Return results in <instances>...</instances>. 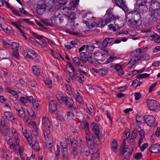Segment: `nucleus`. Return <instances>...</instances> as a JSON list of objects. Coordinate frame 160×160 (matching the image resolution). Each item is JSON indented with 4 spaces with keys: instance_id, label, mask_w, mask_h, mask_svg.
Masks as SVG:
<instances>
[{
    "instance_id": "f257e3e1",
    "label": "nucleus",
    "mask_w": 160,
    "mask_h": 160,
    "mask_svg": "<svg viewBox=\"0 0 160 160\" xmlns=\"http://www.w3.org/2000/svg\"><path fill=\"white\" fill-rule=\"evenodd\" d=\"M111 10L109 9L107 10L105 16L107 18H104L102 20L98 19V27L102 28L104 26L107 25L108 23L112 22L114 20V16L111 12Z\"/></svg>"
},
{
    "instance_id": "f03ea898",
    "label": "nucleus",
    "mask_w": 160,
    "mask_h": 160,
    "mask_svg": "<svg viewBox=\"0 0 160 160\" xmlns=\"http://www.w3.org/2000/svg\"><path fill=\"white\" fill-rule=\"evenodd\" d=\"M139 54L137 49L131 52V55L132 58L131 59L130 62L127 64V66L129 68L132 67L141 58V57Z\"/></svg>"
},
{
    "instance_id": "7ed1b4c3",
    "label": "nucleus",
    "mask_w": 160,
    "mask_h": 160,
    "mask_svg": "<svg viewBox=\"0 0 160 160\" xmlns=\"http://www.w3.org/2000/svg\"><path fill=\"white\" fill-rule=\"evenodd\" d=\"M147 102L148 108L150 111L157 112L160 110L159 103L157 101L148 99L147 100Z\"/></svg>"
},
{
    "instance_id": "20e7f679",
    "label": "nucleus",
    "mask_w": 160,
    "mask_h": 160,
    "mask_svg": "<svg viewBox=\"0 0 160 160\" xmlns=\"http://www.w3.org/2000/svg\"><path fill=\"white\" fill-rule=\"evenodd\" d=\"M26 139L28 141L29 145L32 149H35V150H39L40 148L38 142L37 141V139L36 137H33L32 136H30Z\"/></svg>"
},
{
    "instance_id": "39448f33",
    "label": "nucleus",
    "mask_w": 160,
    "mask_h": 160,
    "mask_svg": "<svg viewBox=\"0 0 160 160\" xmlns=\"http://www.w3.org/2000/svg\"><path fill=\"white\" fill-rule=\"evenodd\" d=\"M93 134L90 132L85 133V138L88 148L92 150L94 148V141Z\"/></svg>"
},
{
    "instance_id": "423d86ee",
    "label": "nucleus",
    "mask_w": 160,
    "mask_h": 160,
    "mask_svg": "<svg viewBox=\"0 0 160 160\" xmlns=\"http://www.w3.org/2000/svg\"><path fill=\"white\" fill-rule=\"evenodd\" d=\"M133 150L131 146H126L124 147L122 151L121 157L122 159L127 158L131 154Z\"/></svg>"
},
{
    "instance_id": "0eeeda50",
    "label": "nucleus",
    "mask_w": 160,
    "mask_h": 160,
    "mask_svg": "<svg viewBox=\"0 0 160 160\" xmlns=\"http://www.w3.org/2000/svg\"><path fill=\"white\" fill-rule=\"evenodd\" d=\"M38 5L37 12L40 15L42 14L48 8V6L45 4V2L43 0L39 1L38 2Z\"/></svg>"
},
{
    "instance_id": "6e6552de",
    "label": "nucleus",
    "mask_w": 160,
    "mask_h": 160,
    "mask_svg": "<svg viewBox=\"0 0 160 160\" xmlns=\"http://www.w3.org/2000/svg\"><path fill=\"white\" fill-rule=\"evenodd\" d=\"M144 121L147 125L150 127H154L156 126L155 119L152 115H148L144 117Z\"/></svg>"
},
{
    "instance_id": "1a4fd4ad",
    "label": "nucleus",
    "mask_w": 160,
    "mask_h": 160,
    "mask_svg": "<svg viewBox=\"0 0 160 160\" xmlns=\"http://www.w3.org/2000/svg\"><path fill=\"white\" fill-rule=\"evenodd\" d=\"M149 14L154 20L156 21L160 19V10L158 8H156L154 10H152V9L149 8Z\"/></svg>"
},
{
    "instance_id": "9d476101",
    "label": "nucleus",
    "mask_w": 160,
    "mask_h": 160,
    "mask_svg": "<svg viewBox=\"0 0 160 160\" xmlns=\"http://www.w3.org/2000/svg\"><path fill=\"white\" fill-rule=\"evenodd\" d=\"M91 127L93 132L96 135L98 140L99 141V135L100 134V126L98 123L93 122L92 123Z\"/></svg>"
},
{
    "instance_id": "9b49d317",
    "label": "nucleus",
    "mask_w": 160,
    "mask_h": 160,
    "mask_svg": "<svg viewBox=\"0 0 160 160\" xmlns=\"http://www.w3.org/2000/svg\"><path fill=\"white\" fill-rule=\"evenodd\" d=\"M98 18L94 17H92L91 20H89L88 21H86L85 23L88 26L89 28L93 27H98Z\"/></svg>"
},
{
    "instance_id": "f8f14e48",
    "label": "nucleus",
    "mask_w": 160,
    "mask_h": 160,
    "mask_svg": "<svg viewBox=\"0 0 160 160\" xmlns=\"http://www.w3.org/2000/svg\"><path fill=\"white\" fill-rule=\"evenodd\" d=\"M7 143L9 145L10 148L12 149L13 151H16L17 149H18V143L15 142H13V140L11 137H9L6 139Z\"/></svg>"
},
{
    "instance_id": "ddd939ff",
    "label": "nucleus",
    "mask_w": 160,
    "mask_h": 160,
    "mask_svg": "<svg viewBox=\"0 0 160 160\" xmlns=\"http://www.w3.org/2000/svg\"><path fill=\"white\" fill-rule=\"evenodd\" d=\"M114 2L116 5L122 8L125 12L128 11V8L123 0H114Z\"/></svg>"
},
{
    "instance_id": "4468645a",
    "label": "nucleus",
    "mask_w": 160,
    "mask_h": 160,
    "mask_svg": "<svg viewBox=\"0 0 160 160\" xmlns=\"http://www.w3.org/2000/svg\"><path fill=\"white\" fill-rule=\"evenodd\" d=\"M4 115L8 120L11 121L12 123H17V119L12 112L8 111L4 112Z\"/></svg>"
},
{
    "instance_id": "2eb2a0df",
    "label": "nucleus",
    "mask_w": 160,
    "mask_h": 160,
    "mask_svg": "<svg viewBox=\"0 0 160 160\" xmlns=\"http://www.w3.org/2000/svg\"><path fill=\"white\" fill-rule=\"evenodd\" d=\"M114 23L115 26L118 27V29H119L122 28L124 26L123 21L121 18H119L118 17H114Z\"/></svg>"
},
{
    "instance_id": "dca6fc26",
    "label": "nucleus",
    "mask_w": 160,
    "mask_h": 160,
    "mask_svg": "<svg viewBox=\"0 0 160 160\" xmlns=\"http://www.w3.org/2000/svg\"><path fill=\"white\" fill-rule=\"evenodd\" d=\"M11 133L13 137L14 140L15 142L17 143L19 142V139L18 132L16 129L12 127L10 129Z\"/></svg>"
},
{
    "instance_id": "f3484780",
    "label": "nucleus",
    "mask_w": 160,
    "mask_h": 160,
    "mask_svg": "<svg viewBox=\"0 0 160 160\" xmlns=\"http://www.w3.org/2000/svg\"><path fill=\"white\" fill-rule=\"evenodd\" d=\"M72 152V155L75 158V157L78 155L77 145L76 143V141L75 140H73L71 142Z\"/></svg>"
},
{
    "instance_id": "a211bd4d",
    "label": "nucleus",
    "mask_w": 160,
    "mask_h": 160,
    "mask_svg": "<svg viewBox=\"0 0 160 160\" xmlns=\"http://www.w3.org/2000/svg\"><path fill=\"white\" fill-rule=\"evenodd\" d=\"M57 108V103L56 101L52 100L49 102V111L52 112L55 111Z\"/></svg>"
},
{
    "instance_id": "6ab92c4d",
    "label": "nucleus",
    "mask_w": 160,
    "mask_h": 160,
    "mask_svg": "<svg viewBox=\"0 0 160 160\" xmlns=\"http://www.w3.org/2000/svg\"><path fill=\"white\" fill-rule=\"evenodd\" d=\"M149 151L152 153H156L160 152V144L152 145L149 148Z\"/></svg>"
},
{
    "instance_id": "aec40b11",
    "label": "nucleus",
    "mask_w": 160,
    "mask_h": 160,
    "mask_svg": "<svg viewBox=\"0 0 160 160\" xmlns=\"http://www.w3.org/2000/svg\"><path fill=\"white\" fill-rule=\"evenodd\" d=\"M4 2L6 7L10 10L14 15L18 16L21 17V15L19 13V11L18 10H16L14 7H12L8 2L5 1Z\"/></svg>"
},
{
    "instance_id": "412c9836",
    "label": "nucleus",
    "mask_w": 160,
    "mask_h": 160,
    "mask_svg": "<svg viewBox=\"0 0 160 160\" xmlns=\"http://www.w3.org/2000/svg\"><path fill=\"white\" fill-rule=\"evenodd\" d=\"M90 149L92 152L91 155V159L92 160H98L99 155L98 149L95 148V147L92 150V149Z\"/></svg>"
},
{
    "instance_id": "4be33fe9",
    "label": "nucleus",
    "mask_w": 160,
    "mask_h": 160,
    "mask_svg": "<svg viewBox=\"0 0 160 160\" xmlns=\"http://www.w3.org/2000/svg\"><path fill=\"white\" fill-rule=\"evenodd\" d=\"M78 68L81 72L85 75L88 74V72L89 70V69L86 66L81 64Z\"/></svg>"
},
{
    "instance_id": "5701e85b",
    "label": "nucleus",
    "mask_w": 160,
    "mask_h": 160,
    "mask_svg": "<svg viewBox=\"0 0 160 160\" xmlns=\"http://www.w3.org/2000/svg\"><path fill=\"white\" fill-rule=\"evenodd\" d=\"M66 63L67 67L70 68L72 71V72L70 73V76L72 79L74 80L75 76V70L70 62H67Z\"/></svg>"
},
{
    "instance_id": "b1692460",
    "label": "nucleus",
    "mask_w": 160,
    "mask_h": 160,
    "mask_svg": "<svg viewBox=\"0 0 160 160\" xmlns=\"http://www.w3.org/2000/svg\"><path fill=\"white\" fill-rule=\"evenodd\" d=\"M42 126L45 128H49L50 126V123L49 118L47 117H43L42 120Z\"/></svg>"
},
{
    "instance_id": "393cba45",
    "label": "nucleus",
    "mask_w": 160,
    "mask_h": 160,
    "mask_svg": "<svg viewBox=\"0 0 160 160\" xmlns=\"http://www.w3.org/2000/svg\"><path fill=\"white\" fill-rule=\"evenodd\" d=\"M80 125L82 128L85 131V133L90 132V129L88 123L86 121H83L81 122Z\"/></svg>"
},
{
    "instance_id": "a878e982",
    "label": "nucleus",
    "mask_w": 160,
    "mask_h": 160,
    "mask_svg": "<svg viewBox=\"0 0 160 160\" xmlns=\"http://www.w3.org/2000/svg\"><path fill=\"white\" fill-rule=\"evenodd\" d=\"M53 142L52 138H50V139H46L45 141L46 146L47 148L50 150L51 151V149L52 147V143Z\"/></svg>"
},
{
    "instance_id": "bb28decb",
    "label": "nucleus",
    "mask_w": 160,
    "mask_h": 160,
    "mask_svg": "<svg viewBox=\"0 0 160 160\" xmlns=\"http://www.w3.org/2000/svg\"><path fill=\"white\" fill-rule=\"evenodd\" d=\"M67 97H64L63 94L60 92H59L57 94V98L60 103H62L64 102Z\"/></svg>"
},
{
    "instance_id": "cd10ccee",
    "label": "nucleus",
    "mask_w": 160,
    "mask_h": 160,
    "mask_svg": "<svg viewBox=\"0 0 160 160\" xmlns=\"http://www.w3.org/2000/svg\"><path fill=\"white\" fill-rule=\"evenodd\" d=\"M49 128H44L43 131V133L45 138V141L46 139H50V138H52V136L50 135V132L48 129Z\"/></svg>"
},
{
    "instance_id": "c85d7f7f",
    "label": "nucleus",
    "mask_w": 160,
    "mask_h": 160,
    "mask_svg": "<svg viewBox=\"0 0 160 160\" xmlns=\"http://www.w3.org/2000/svg\"><path fill=\"white\" fill-rule=\"evenodd\" d=\"M76 143L77 145H78L80 149L81 153L83 152L86 148H85L84 145H83L82 142V140L81 138H79L78 140L76 141Z\"/></svg>"
},
{
    "instance_id": "c756f323",
    "label": "nucleus",
    "mask_w": 160,
    "mask_h": 160,
    "mask_svg": "<svg viewBox=\"0 0 160 160\" xmlns=\"http://www.w3.org/2000/svg\"><path fill=\"white\" fill-rule=\"evenodd\" d=\"M151 7L150 8L151 9L152 8H158L159 2L156 0H151L149 2Z\"/></svg>"
},
{
    "instance_id": "7c9ffc66",
    "label": "nucleus",
    "mask_w": 160,
    "mask_h": 160,
    "mask_svg": "<svg viewBox=\"0 0 160 160\" xmlns=\"http://www.w3.org/2000/svg\"><path fill=\"white\" fill-rule=\"evenodd\" d=\"M32 35L34 36V37L38 39H43L44 40L46 39L48 40V42L50 43L51 42H52V41L50 40V39H48L47 38H46V37L43 36L38 34L36 33L33 32H32Z\"/></svg>"
},
{
    "instance_id": "2f4dec72",
    "label": "nucleus",
    "mask_w": 160,
    "mask_h": 160,
    "mask_svg": "<svg viewBox=\"0 0 160 160\" xmlns=\"http://www.w3.org/2000/svg\"><path fill=\"white\" fill-rule=\"evenodd\" d=\"M27 112L29 115L32 118L34 119L36 117L34 111L29 106H27Z\"/></svg>"
},
{
    "instance_id": "473e14b6",
    "label": "nucleus",
    "mask_w": 160,
    "mask_h": 160,
    "mask_svg": "<svg viewBox=\"0 0 160 160\" xmlns=\"http://www.w3.org/2000/svg\"><path fill=\"white\" fill-rule=\"evenodd\" d=\"M80 56L81 61L83 63H85L88 61L87 53L86 52H82L80 53Z\"/></svg>"
},
{
    "instance_id": "72a5a7b5",
    "label": "nucleus",
    "mask_w": 160,
    "mask_h": 160,
    "mask_svg": "<svg viewBox=\"0 0 160 160\" xmlns=\"http://www.w3.org/2000/svg\"><path fill=\"white\" fill-rule=\"evenodd\" d=\"M111 148L112 150L115 152H117V142L115 140H113L111 143Z\"/></svg>"
},
{
    "instance_id": "f704fd0d",
    "label": "nucleus",
    "mask_w": 160,
    "mask_h": 160,
    "mask_svg": "<svg viewBox=\"0 0 160 160\" xmlns=\"http://www.w3.org/2000/svg\"><path fill=\"white\" fill-rule=\"evenodd\" d=\"M64 100V102H65L66 103V104L70 107H73V100L68 97H67L66 99H65Z\"/></svg>"
},
{
    "instance_id": "c9c22d12",
    "label": "nucleus",
    "mask_w": 160,
    "mask_h": 160,
    "mask_svg": "<svg viewBox=\"0 0 160 160\" xmlns=\"http://www.w3.org/2000/svg\"><path fill=\"white\" fill-rule=\"evenodd\" d=\"M75 99L76 101L79 103L83 104L84 103L83 100L81 97L79 93L78 92H77L75 94Z\"/></svg>"
},
{
    "instance_id": "e433bc0d",
    "label": "nucleus",
    "mask_w": 160,
    "mask_h": 160,
    "mask_svg": "<svg viewBox=\"0 0 160 160\" xmlns=\"http://www.w3.org/2000/svg\"><path fill=\"white\" fill-rule=\"evenodd\" d=\"M21 132L26 138L30 136V135L27 132L26 128L25 126H21Z\"/></svg>"
},
{
    "instance_id": "4c0bfd02",
    "label": "nucleus",
    "mask_w": 160,
    "mask_h": 160,
    "mask_svg": "<svg viewBox=\"0 0 160 160\" xmlns=\"http://www.w3.org/2000/svg\"><path fill=\"white\" fill-rule=\"evenodd\" d=\"M62 155L63 160H68V154L67 149L62 150Z\"/></svg>"
},
{
    "instance_id": "58836bf2",
    "label": "nucleus",
    "mask_w": 160,
    "mask_h": 160,
    "mask_svg": "<svg viewBox=\"0 0 160 160\" xmlns=\"http://www.w3.org/2000/svg\"><path fill=\"white\" fill-rule=\"evenodd\" d=\"M95 48V46L92 44H90L86 46V51L87 52H92Z\"/></svg>"
},
{
    "instance_id": "ea45409f",
    "label": "nucleus",
    "mask_w": 160,
    "mask_h": 160,
    "mask_svg": "<svg viewBox=\"0 0 160 160\" xmlns=\"http://www.w3.org/2000/svg\"><path fill=\"white\" fill-rule=\"evenodd\" d=\"M72 60L73 63L77 67L81 64L79 58L78 57H74L72 59Z\"/></svg>"
},
{
    "instance_id": "a19ab883",
    "label": "nucleus",
    "mask_w": 160,
    "mask_h": 160,
    "mask_svg": "<svg viewBox=\"0 0 160 160\" xmlns=\"http://www.w3.org/2000/svg\"><path fill=\"white\" fill-rule=\"evenodd\" d=\"M1 28L7 33H9L10 32V30L8 28V25L6 24L1 25Z\"/></svg>"
},
{
    "instance_id": "79ce46f5",
    "label": "nucleus",
    "mask_w": 160,
    "mask_h": 160,
    "mask_svg": "<svg viewBox=\"0 0 160 160\" xmlns=\"http://www.w3.org/2000/svg\"><path fill=\"white\" fill-rule=\"evenodd\" d=\"M140 127L139 125H137L133 131L132 133V134L131 137L133 138H136L137 135V132L138 131V129L140 128Z\"/></svg>"
},
{
    "instance_id": "37998d69",
    "label": "nucleus",
    "mask_w": 160,
    "mask_h": 160,
    "mask_svg": "<svg viewBox=\"0 0 160 160\" xmlns=\"http://www.w3.org/2000/svg\"><path fill=\"white\" fill-rule=\"evenodd\" d=\"M32 103L33 108L34 109H38L40 107V105L38 101L36 99L33 100V101L32 102Z\"/></svg>"
},
{
    "instance_id": "c03bdc74",
    "label": "nucleus",
    "mask_w": 160,
    "mask_h": 160,
    "mask_svg": "<svg viewBox=\"0 0 160 160\" xmlns=\"http://www.w3.org/2000/svg\"><path fill=\"white\" fill-rule=\"evenodd\" d=\"M8 123L7 120L3 118H2L0 121V126L2 128L8 126Z\"/></svg>"
},
{
    "instance_id": "a18cd8bd",
    "label": "nucleus",
    "mask_w": 160,
    "mask_h": 160,
    "mask_svg": "<svg viewBox=\"0 0 160 160\" xmlns=\"http://www.w3.org/2000/svg\"><path fill=\"white\" fill-rule=\"evenodd\" d=\"M32 69L33 73L37 76H39L40 74V72L38 69L36 65L32 66Z\"/></svg>"
},
{
    "instance_id": "49530a36",
    "label": "nucleus",
    "mask_w": 160,
    "mask_h": 160,
    "mask_svg": "<svg viewBox=\"0 0 160 160\" xmlns=\"http://www.w3.org/2000/svg\"><path fill=\"white\" fill-rule=\"evenodd\" d=\"M147 0H138L137 3L139 7L143 6L145 8H147L146 6Z\"/></svg>"
},
{
    "instance_id": "de8ad7c7",
    "label": "nucleus",
    "mask_w": 160,
    "mask_h": 160,
    "mask_svg": "<svg viewBox=\"0 0 160 160\" xmlns=\"http://www.w3.org/2000/svg\"><path fill=\"white\" fill-rule=\"evenodd\" d=\"M138 22L132 19H129L128 21V24L130 27H132L137 25Z\"/></svg>"
},
{
    "instance_id": "09e8293b",
    "label": "nucleus",
    "mask_w": 160,
    "mask_h": 160,
    "mask_svg": "<svg viewBox=\"0 0 160 160\" xmlns=\"http://www.w3.org/2000/svg\"><path fill=\"white\" fill-rule=\"evenodd\" d=\"M108 72V69L107 68H102L99 69V74L101 75H105Z\"/></svg>"
},
{
    "instance_id": "8fccbe9b",
    "label": "nucleus",
    "mask_w": 160,
    "mask_h": 160,
    "mask_svg": "<svg viewBox=\"0 0 160 160\" xmlns=\"http://www.w3.org/2000/svg\"><path fill=\"white\" fill-rule=\"evenodd\" d=\"M11 46L13 51V50H18L19 45L17 42H13L12 43Z\"/></svg>"
},
{
    "instance_id": "3c124183",
    "label": "nucleus",
    "mask_w": 160,
    "mask_h": 160,
    "mask_svg": "<svg viewBox=\"0 0 160 160\" xmlns=\"http://www.w3.org/2000/svg\"><path fill=\"white\" fill-rule=\"evenodd\" d=\"M25 114H26L23 110V109L21 110H20V111L17 112V115L18 116L22 119L23 118V117L24 116H25Z\"/></svg>"
},
{
    "instance_id": "603ef678",
    "label": "nucleus",
    "mask_w": 160,
    "mask_h": 160,
    "mask_svg": "<svg viewBox=\"0 0 160 160\" xmlns=\"http://www.w3.org/2000/svg\"><path fill=\"white\" fill-rule=\"evenodd\" d=\"M11 24L13 26H15L16 28H17L19 31H20L22 32V30L19 28V26L20 25V23L19 22H11Z\"/></svg>"
},
{
    "instance_id": "864d4df0",
    "label": "nucleus",
    "mask_w": 160,
    "mask_h": 160,
    "mask_svg": "<svg viewBox=\"0 0 160 160\" xmlns=\"http://www.w3.org/2000/svg\"><path fill=\"white\" fill-rule=\"evenodd\" d=\"M76 75L78 79V80L80 83H82L84 81L85 78L81 74H76Z\"/></svg>"
},
{
    "instance_id": "5fc2aeb1",
    "label": "nucleus",
    "mask_w": 160,
    "mask_h": 160,
    "mask_svg": "<svg viewBox=\"0 0 160 160\" xmlns=\"http://www.w3.org/2000/svg\"><path fill=\"white\" fill-rule=\"evenodd\" d=\"M45 82L47 87L49 88H51L52 87V81L49 78H46L45 81Z\"/></svg>"
},
{
    "instance_id": "6e6d98bb",
    "label": "nucleus",
    "mask_w": 160,
    "mask_h": 160,
    "mask_svg": "<svg viewBox=\"0 0 160 160\" xmlns=\"http://www.w3.org/2000/svg\"><path fill=\"white\" fill-rule=\"evenodd\" d=\"M12 55L16 59H19L20 58V56L19 55L18 50H13L12 52Z\"/></svg>"
},
{
    "instance_id": "4d7b16f0",
    "label": "nucleus",
    "mask_w": 160,
    "mask_h": 160,
    "mask_svg": "<svg viewBox=\"0 0 160 160\" xmlns=\"http://www.w3.org/2000/svg\"><path fill=\"white\" fill-rule=\"evenodd\" d=\"M144 32L146 33V35L149 37H151L152 38H153L155 33L153 32H151L150 30H146Z\"/></svg>"
},
{
    "instance_id": "13d9d810",
    "label": "nucleus",
    "mask_w": 160,
    "mask_h": 160,
    "mask_svg": "<svg viewBox=\"0 0 160 160\" xmlns=\"http://www.w3.org/2000/svg\"><path fill=\"white\" fill-rule=\"evenodd\" d=\"M7 91L9 93H11L13 95H15L17 94V92L16 91H14L12 88H11L9 87H7L6 88Z\"/></svg>"
},
{
    "instance_id": "bf43d9fd",
    "label": "nucleus",
    "mask_w": 160,
    "mask_h": 160,
    "mask_svg": "<svg viewBox=\"0 0 160 160\" xmlns=\"http://www.w3.org/2000/svg\"><path fill=\"white\" fill-rule=\"evenodd\" d=\"M152 39L156 42L158 43L160 42V36L156 33L154 35Z\"/></svg>"
},
{
    "instance_id": "052dcab7",
    "label": "nucleus",
    "mask_w": 160,
    "mask_h": 160,
    "mask_svg": "<svg viewBox=\"0 0 160 160\" xmlns=\"http://www.w3.org/2000/svg\"><path fill=\"white\" fill-rule=\"evenodd\" d=\"M137 49H138V51L139 53H143L146 51L148 50L147 48L145 47H141Z\"/></svg>"
},
{
    "instance_id": "680f3d73",
    "label": "nucleus",
    "mask_w": 160,
    "mask_h": 160,
    "mask_svg": "<svg viewBox=\"0 0 160 160\" xmlns=\"http://www.w3.org/2000/svg\"><path fill=\"white\" fill-rule=\"evenodd\" d=\"M87 108L91 113H93V106L90 104H88L87 105Z\"/></svg>"
},
{
    "instance_id": "e2e57ef3",
    "label": "nucleus",
    "mask_w": 160,
    "mask_h": 160,
    "mask_svg": "<svg viewBox=\"0 0 160 160\" xmlns=\"http://www.w3.org/2000/svg\"><path fill=\"white\" fill-rule=\"evenodd\" d=\"M1 154L4 158H6L8 156L7 151L4 149H2L1 151Z\"/></svg>"
},
{
    "instance_id": "0e129e2a",
    "label": "nucleus",
    "mask_w": 160,
    "mask_h": 160,
    "mask_svg": "<svg viewBox=\"0 0 160 160\" xmlns=\"http://www.w3.org/2000/svg\"><path fill=\"white\" fill-rule=\"evenodd\" d=\"M149 74L146 73L142 74L138 76V78L139 79L140 78H147L149 76Z\"/></svg>"
},
{
    "instance_id": "69168bd1",
    "label": "nucleus",
    "mask_w": 160,
    "mask_h": 160,
    "mask_svg": "<svg viewBox=\"0 0 160 160\" xmlns=\"http://www.w3.org/2000/svg\"><path fill=\"white\" fill-rule=\"evenodd\" d=\"M18 149H16V151H13L14 152H18L19 154H21L23 153V152L24 150V149L22 147L21 148L19 145V144H18Z\"/></svg>"
},
{
    "instance_id": "338daca9",
    "label": "nucleus",
    "mask_w": 160,
    "mask_h": 160,
    "mask_svg": "<svg viewBox=\"0 0 160 160\" xmlns=\"http://www.w3.org/2000/svg\"><path fill=\"white\" fill-rule=\"evenodd\" d=\"M67 116L68 119L70 120L72 119L74 117V114L71 112H68Z\"/></svg>"
},
{
    "instance_id": "774afa93",
    "label": "nucleus",
    "mask_w": 160,
    "mask_h": 160,
    "mask_svg": "<svg viewBox=\"0 0 160 160\" xmlns=\"http://www.w3.org/2000/svg\"><path fill=\"white\" fill-rule=\"evenodd\" d=\"M140 83L138 82V80L137 79L134 80L132 83V85L134 87L140 86Z\"/></svg>"
}]
</instances>
